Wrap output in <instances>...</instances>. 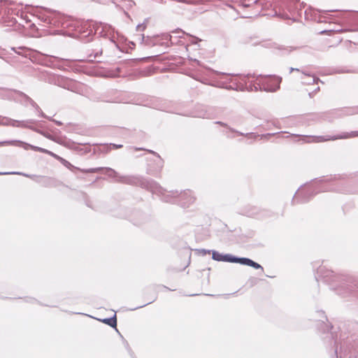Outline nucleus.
<instances>
[{"instance_id":"7","label":"nucleus","mask_w":358,"mask_h":358,"mask_svg":"<svg viewBox=\"0 0 358 358\" xmlns=\"http://www.w3.org/2000/svg\"><path fill=\"white\" fill-rule=\"evenodd\" d=\"M103 322L105 324L110 326V327H115L116 326V318L115 316L111 318H106L102 320Z\"/></svg>"},{"instance_id":"5","label":"nucleus","mask_w":358,"mask_h":358,"mask_svg":"<svg viewBox=\"0 0 358 358\" xmlns=\"http://www.w3.org/2000/svg\"><path fill=\"white\" fill-rule=\"evenodd\" d=\"M241 264H243V265H248V266H252L255 268H261L262 270H263V268L262 267V266L260 264L253 262L252 260H251L248 258H241Z\"/></svg>"},{"instance_id":"1","label":"nucleus","mask_w":358,"mask_h":358,"mask_svg":"<svg viewBox=\"0 0 358 358\" xmlns=\"http://www.w3.org/2000/svg\"><path fill=\"white\" fill-rule=\"evenodd\" d=\"M0 145L2 146V145H14V146H19V147H22L24 148V149L25 150H28V149H31L34 151H38V152H43V153H47L48 155H54L52 152H51L50 151H48L44 148H40V147H37V146H34V145H30V144H28L27 143H24V142H22V141H1L0 142Z\"/></svg>"},{"instance_id":"10","label":"nucleus","mask_w":358,"mask_h":358,"mask_svg":"<svg viewBox=\"0 0 358 358\" xmlns=\"http://www.w3.org/2000/svg\"><path fill=\"white\" fill-rule=\"evenodd\" d=\"M309 79L305 82L306 84L310 85L311 83H314L316 80L315 78L313 76H308Z\"/></svg>"},{"instance_id":"16","label":"nucleus","mask_w":358,"mask_h":358,"mask_svg":"<svg viewBox=\"0 0 358 358\" xmlns=\"http://www.w3.org/2000/svg\"><path fill=\"white\" fill-rule=\"evenodd\" d=\"M13 174H15V172H13ZM16 174H20L19 173H16Z\"/></svg>"},{"instance_id":"11","label":"nucleus","mask_w":358,"mask_h":358,"mask_svg":"<svg viewBox=\"0 0 358 358\" xmlns=\"http://www.w3.org/2000/svg\"><path fill=\"white\" fill-rule=\"evenodd\" d=\"M122 145H116V144H113V147L115 149L117 148H122Z\"/></svg>"},{"instance_id":"15","label":"nucleus","mask_w":358,"mask_h":358,"mask_svg":"<svg viewBox=\"0 0 358 358\" xmlns=\"http://www.w3.org/2000/svg\"><path fill=\"white\" fill-rule=\"evenodd\" d=\"M164 199H166V201H170V200L168 198L165 197Z\"/></svg>"},{"instance_id":"9","label":"nucleus","mask_w":358,"mask_h":358,"mask_svg":"<svg viewBox=\"0 0 358 358\" xmlns=\"http://www.w3.org/2000/svg\"><path fill=\"white\" fill-rule=\"evenodd\" d=\"M106 173L110 177H115L116 176V172L111 169H106Z\"/></svg>"},{"instance_id":"14","label":"nucleus","mask_w":358,"mask_h":358,"mask_svg":"<svg viewBox=\"0 0 358 358\" xmlns=\"http://www.w3.org/2000/svg\"><path fill=\"white\" fill-rule=\"evenodd\" d=\"M9 173H1L0 172V175H3V174H8Z\"/></svg>"},{"instance_id":"2","label":"nucleus","mask_w":358,"mask_h":358,"mask_svg":"<svg viewBox=\"0 0 358 358\" xmlns=\"http://www.w3.org/2000/svg\"><path fill=\"white\" fill-rule=\"evenodd\" d=\"M280 82L281 78L276 76L265 78L262 81L264 90L268 92H275L279 88Z\"/></svg>"},{"instance_id":"8","label":"nucleus","mask_w":358,"mask_h":358,"mask_svg":"<svg viewBox=\"0 0 358 358\" xmlns=\"http://www.w3.org/2000/svg\"><path fill=\"white\" fill-rule=\"evenodd\" d=\"M212 258L214 260L222 262L223 259V255L217 252V251H213L212 252Z\"/></svg>"},{"instance_id":"12","label":"nucleus","mask_w":358,"mask_h":358,"mask_svg":"<svg viewBox=\"0 0 358 358\" xmlns=\"http://www.w3.org/2000/svg\"><path fill=\"white\" fill-rule=\"evenodd\" d=\"M12 125L14 127H18L19 124L16 121H13Z\"/></svg>"},{"instance_id":"3","label":"nucleus","mask_w":358,"mask_h":358,"mask_svg":"<svg viewBox=\"0 0 358 358\" xmlns=\"http://www.w3.org/2000/svg\"><path fill=\"white\" fill-rule=\"evenodd\" d=\"M355 136H358V131H353L351 133L345 134L344 136H327V137L324 136H312L308 137V138H311V141H308V142H323L326 141H334L336 139H341V138H352Z\"/></svg>"},{"instance_id":"4","label":"nucleus","mask_w":358,"mask_h":358,"mask_svg":"<svg viewBox=\"0 0 358 358\" xmlns=\"http://www.w3.org/2000/svg\"><path fill=\"white\" fill-rule=\"evenodd\" d=\"M181 199V205L187 207L190 203L194 201V198L192 196L190 192L182 193L180 196Z\"/></svg>"},{"instance_id":"6","label":"nucleus","mask_w":358,"mask_h":358,"mask_svg":"<svg viewBox=\"0 0 358 358\" xmlns=\"http://www.w3.org/2000/svg\"><path fill=\"white\" fill-rule=\"evenodd\" d=\"M241 258L235 257L230 255H223V259L222 262H233V263H239L241 264Z\"/></svg>"},{"instance_id":"13","label":"nucleus","mask_w":358,"mask_h":358,"mask_svg":"<svg viewBox=\"0 0 358 358\" xmlns=\"http://www.w3.org/2000/svg\"><path fill=\"white\" fill-rule=\"evenodd\" d=\"M293 71H299V69H298L291 68L290 69V73L292 72Z\"/></svg>"}]
</instances>
